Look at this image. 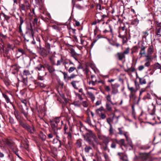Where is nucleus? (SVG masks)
I'll return each mask as SVG.
<instances>
[{"instance_id":"1","label":"nucleus","mask_w":161,"mask_h":161,"mask_svg":"<svg viewBox=\"0 0 161 161\" xmlns=\"http://www.w3.org/2000/svg\"><path fill=\"white\" fill-rule=\"evenodd\" d=\"M59 118H56L50 121V124L53 132L56 135V137L59 138L61 133L60 132V129L58 128V123H59Z\"/></svg>"},{"instance_id":"2","label":"nucleus","mask_w":161,"mask_h":161,"mask_svg":"<svg viewBox=\"0 0 161 161\" xmlns=\"http://www.w3.org/2000/svg\"><path fill=\"white\" fill-rule=\"evenodd\" d=\"M5 143L11 149L14 153L20 159L22 160V158L20 157L18 153V150L16 147V145L11 140H7L5 141Z\"/></svg>"},{"instance_id":"3","label":"nucleus","mask_w":161,"mask_h":161,"mask_svg":"<svg viewBox=\"0 0 161 161\" xmlns=\"http://www.w3.org/2000/svg\"><path fill=\"white\" fill-rule=\"evenodd\" d=\"M19 124L21 126L31 133H33L35 131V129L33 125L30 126L28 124L21 121L20 122Z\"/></svg>"},{"instance_id":"4","label":"nucleus","mask_w":161,"mask_h":161,"mask_svg":"<svg viewBox=\"0 0 161 161\" xmlns=\"http://www.w3.org/2000/svg\"><path fill=\"white\" fill-rule=\"evenodd\" d=\"M119 117V116H115L114 114L111 117L107 119V121L109 125H111V123L116 124L118 122Z\"/></svg>"},{"instance_id":"5","label":"nucleus","mask_w":161,"mask_h":161,"mask_svg":"<svg viewBox=\"0 0 161 161\" xmlns=\"http://www.w3.org/2000/svg\"><path fill=\"white\" fill-rule=\"evenodd\" d=\"M93 135H94L92 131L91 130H89L86 134L84 136L85 140L87 141L89 144H91L92 143L91 141Z\"/></svg>"},{"instance_id":"6","label":"nucleus","mask_w":161,"mask_h":161,"mask_svg":"<svg viewBox=\"0 0 161 161\" xmlns=\"http://www.w3.org/2000/svg\"><path fill=\"white\" fill-rule=\"evenodd\" d=\"M109 140L107 137H103L102 139V142L100 143V145L105 150H106L108 148Z\"/></svg>"},{"instance_id":"7","label":"nucleus","mask_w":161,"mask_h":161,"mask_svg":"<svg viewBox=\"0 0 161 161\" xmlns=\"http://www.w3.org/2000/svg\"><path fill=\"white\" fill-rule=\"evenodd\" d=\"M30 7L29 3L27 1H25L24 4H21L20 5L21 9L24 11H26L27 10L29 9Z\"/></svg>"},{"instance_id":"8","label":"nucleus","mask_w":161,"mask_h":161,"mask_svg":"<svg viewBox=\"0 0 161 161\" xmlns=\"http://www.w3.org/2000/svg\"><path fill=\"white\" fill-rule=\"evenodd\" d=\"M40 54L43 57H46L47 55L51 53L50 51L47 50L44 48H41L40 50ZM52 52L51 53H52Z\"/></svg>"},{"instance_id":"9","label":"nucleus","mask_w":161,"mask_h":161,"mask_svg":"<svg viewBox=\"0 0 161 161\" xmlns=\"http://www.w3.org/2000/svg\"><path fill=\"white\" fill-rule=\"evenodd\" d=\"M117 144H118L120 145V147L122 149L123 148L122 147V146H124L127 149V145L125 144V140L123 139H120L119 140H118L116 139Z\"/></svg>"},{"instance_id":"10","label":"nucleus","mask_w":161,"mask_h":161,"mask_svg":"<svg viewBox=\"0 0 161 161\" xmlns=\"http://www.w3.org/2000/svg\"><path fill=\"white\" fill-rule=\"evenodd\" d=\"M140 48L141 50L139 52V55H141L140 58H141L142 55L144 54L145 53L146 47L143 44H142Z\"/></svg>"},{"instance_id":"11","label":"nucleus","mask_w":161,"mask_h":161,"mask_svg":"<svg viewBox=\"0 0 161 161\" xmlns=\"http://www.w3.org/2000/svg\"><path fill=\"white\" fill-rule=\"evenodd\" d=\"M87 94L92 101L93 102L94 101L95 97L94 94L92 92H87Z\"/></svg>"},{"instance_id":"12","label":"nucleus","mask_w":161,"mask_h":161,"mask_svg":"<svg viewBox=\"0 0 161 161\" xmlns=\"http://www.w3.org/2000/svg\"><path fill=\"white\" fill-rule=\"evenodd\" d=\"M154 52L153 47V45H149L147 49V54L151 55Z\"/></svg>"},{"instance_id":"13","label":"nucleus","mask_w":161,"mask_h":161,"mask_svg":"<svg viewBox=\"0 0 161 161\" xmlns=\"http://www.w3.org/2000/svg\"><path fill=\"white\" fill-rule=\"evenodd\" d=\"M79 81L77 80H73L71 82V84L74 88L78 89V87L77 86L76 84H78Z\"/></svg>"},{"instance_id":"14","label":"nucleus","mask_w":161,"mask_h":161,"mask_svg":"<svg viewBox=\"0 0 161 161\" xmlns=\"http://www.w3.org/2000/svg\"><path fill=\"white\" fill-rule=\"evenodd\" d=\"M35 69L36 70H44L45 68L42 65L40 64L39 65H38L36 67H35Z\"/></svg>"},{"instance_id":"15","label":"nucleus","mask_w":161,"mask_h":161,"mask_svg":"<svg viewBox=\"0 0 161 161\" xmlns=\"http://www.w3.org/2000/svg\"><path fill=\"white\" fill-rule=\"evenodd\" d=\"M156 36H157L158 37L161 36V28H156L155 31Z\"/></svg>"},{"instance_id":"16","label":"nucleus","mask_w":161,"mask_h":161,"mask_svg":"<svg viewBox=\"0 0 161 161\" xmlns=\"http://www.w3.org/2000/svg\"><path fill=\"white\" fill-rule=\"evenodd\" d=\"M112 86V92L111 93L112 94L114 95L117 93L118 92V91L116 88L113 86V84H111Z\"/></svg>"},{"instance_id":"17","label":"nucleus","mask_w":161,"mask_h":161,"mask_svg":"<svg viewBox=\"0 0 161 161\" xmlns=\"http://www.w3.org/2000/svg\"><path fill=\"white\" fill-rule=\"evenodd\" d=\"M141 158L143 160H146L148 157V155L146 153H142L140 154Z\"/></svg>"},{"instance_id":"18","label":"nucleus","mask_w":161,"mask_h":161,"mask_svg":"<svg viewBox=\"0 0 161 161\" xmlns=\"http://www.w3.org/2000/svg\"><path fill=\"white\" fill-rule=\"evenodd\" d=\"M92 147L90 146L86 145L84 148V151L86 153H89L92 151Z\"/></svg>"},{"instance_id":"19","label":"nucleus","mask_w":161,"mask_h":161,"mask_svg":"<svg viewBox=\"0 0 161 161\" xmlns=\"http://www.w3.org/2000/svg\"><path fill=\"white\" fill-rule=\"evenodd\" d=\"M139 21L138 19L137 18H136L132 20L131 24L134 26H136L138 24Z\"/></svg>"},{"instance_id":"20","label":"nucleus","mask_w":161,"mask_h":161,"mask_svg":"<svg viewBox=\"0 0 161 161\" xmlns=\"http://www.w3.org/2000/svg\"><path fill=\"white\" fill-rule=\"evenodd\" d=\"M117 142L116 139L112 140V143L110 145L111 147L112 148L115 149L116 147Z\"/></svg>"},{"instance_id":"21","label":"nucleus","mask_w":161,"mask_h":161,"mask_svg":"<svg viewBox=\"0 0 161 161\" xmlns=\"http://www.w3.org/2000/svg\"><path fill=\"white\" fill-rule=\"evenodd\" d=\"M117 55L119 58V59L120 60H122L123 58H125V55L122 53H118Z\"/></svg>"},{"instance_id":"22","label":"nucleus","mask_w":161,"mask_h":161,"mask_svg":"<svg viewBox=\"0 0 161 161\" xmlns=\"http://www.w3.org/2000/svg\"><path fill=\"white\" fill-rule=\"evenodd\" d=\"M75 106L79 107L81 104L80 101L79 100L74 101L73 103Z\"/></svg>"},{"instance_id":"23","label":"nucleus","mask_w":161,"mask_h":161,"mask_svg":"<svg viewBox=\"0 0 161 161\" xmlns=\"http://www.w3.org/2000/svg\"><path fill=\"white\" fill-rule=\"evenodd\" d=\"M75 95L76 96V97H77L80 100H82L83 99V98L82 97V94H80L78 93H77L75 92H74Z\"/></svg>"},{"instance_id":"24","label":"nucleus","mask_w":161,"mask_h":161,"mask_svg":"<svg viewBox=\"0 0 161 161\" xmlns=\"http://www.w3.org/2000/svg\"><path fill=\"white\" fill-rule=\"evenodd\" d=\"M126 140L127 142L128 145L132 148L133 147L132 143L131 140L129 138V136L126 138Z\"/></svg>"},{"instance_id":"25","label":"nucleus","mask_w":161,"mask_h":161,"mask_svg":"<svg viewBox=\"0 0 161 161\" xmlns=\"http://www.w3.org/2000/svg\"><path fill=\"white\" fill-rule=\"evenodd\" d=\"M139 82L140 84L141 85L145 84L146 83V80L144 78H139Z\"/></svg>"},{"instance_id":"26","label":"nucleus","mask_w":161,"mask_h":161,"mask_svg":"<svg viewBox=\"0 0 161 161\" xmlns=\"http://www.w3.org/2000/svg\"><path fill=\"white\" fill-rule=\"evenodd\" d=\"M153 68L155 69H161V65L158 63L154 64L153 65Z\"/></svg>"},{"instance_id":"27","label":"nucleus","mask_w":161,"mask_h":161,"mask_svg":"<svg viewBox=\"0 0 161 161\" xmlns=\"http://www.w3.org/2000/svg\"><path fill=\"white\" fill-rule=\"evenodd\" d=\"M106 106V108L108 111H112V108L109 103L107 102Z\"/></svg>"},{"instance_id":"28","label":"nucleus","mask_w":161,"mask_h":161,"mask_svg":"<svg viewBox=\"0 0 161 161\" xmlns=\"http://www.w3.org/2000/svg\"><path fill=\"white\" fill-rule=\"evenodd\" d=\"M127 87L128 89L130 91L131 93L132 92H135L136 91L135 89L133 87H130L129 86V83H127Z\"/></svg>"},{"instance_id":"29","label":"nucleus","mask_w":161,"mask_h":161,"mask_svg":"<svg viewBox=\"0 0 161 161\" xmlns=\"http://www.w3.org/2000/svg\"><path fill=\"white\" fill-rule=\"evenodd\" d=\"M3 97L5 98L7 103H8L10 101V99L4 93L3 94Z\"/></svg>"},{"instance_id":"30","label":"nucleus","mask_w":161,"mask_h":161,"mask_svg":"<svg viewBox=\"0 0 161 161\" xmlns=\"http://www.w3.org/2000/svg\"><path fill=\"white\" fill-rule=\"evenodd\" d=\"M70 53L71 54L72 57L75 56L76 54V53L75 52V50L73 48H71L70 49Z\"/></svg>"},{"instance_id":"31","label":"nucleus","mask_w":161,"mask_h":161,"mask_svg":"<svg viewBox=\"0 0 161 161\" xmlns=\"http://www.w3.org/2000/svg\"><path fill=\"white\" fill-rule=\"evenodd\" d=\"M106 15L105 14H103V15H101V19H97V20L98 21V22H100L101 21H104V18L105 17H106Z\"/></svg>"},{"instance_id":"32","label":"nucleus","mask_w":161,"mask_h":161,"mask_svg":"<svg viewBox=\"0 0 161 161\" xmlns=\"http://www.w3.org/2000/svg\"><path fill=\"white\" fill-rule=\"evenodd\" d=\"M29 30H30L31 33V36L33 39L34 33L33 31V30L32 28V27L31 25V28L29 29Z\"/></svg>"},{"instance_id":"33","label":"nucleus","mask_w":161,"mask_h":161,"mask_svg":"<svg viewBox=\"0 0 161 161\" xmlns=\"http://www.w3.org/2000/svg\"><path fill=\"white\" fill-rule=\"evenodd\" d=\"M63 62V59L61 57L60 60H57V63L56 64V65L58 66L61 64V63Z\"/></svg>"},{"instance_id":"34","label":"nucleus","mask_w":161,"mask_h":161,"mask_svg":"<svg viewBox=\"0 0 161 161\" xmlns=\"http://www.w3.org/2000/svg\"><path fill=\"white\" fill-rule=\"evenodd\" d=\"M31 74L30 72L28 70H25L23 71V75H24L27 76Z\"/></svg>"},{"instance_id":"35","label":"nucleus","mask_w":161,"mask_h":161,"mask_svg":"<svg viewBox=\"0 0 161 161\" xmlns=\"http://www.w3.org/2000/svg\"><path fill=\"white\" fill-rule=\"evenodd\" d=\"M121 159L123 160L124 161H128L127 156L125 155H123L121 158H120Z\"/></svg>"},{"instance_id":"36","label":"nucleus","mask_w":161,"mask_h":161,"mask_svg":"<svg viewBox=\"0 0 161 161\" xmlns=\"http://www.w3.org/2000/svg\"><path fill=\"white\" fill-rule=\"evenodd\" d=\"M106 99L108 101H109L111 103V104H113V103L111 101V97H110V95H107V96L106 97Z\"/></svg>"},{"instance_id":"37","label":"nucleus","mask_w":161,"mask_h":161,"mask_svg":"<svg viewBox=\"0 0 161 161\" xmlns=\"http://www.w3.org/2000/svg\"><path fill=\"white\" fill-rule=\"evenodd\" d=\"M22 81L24 85H27L28 80L27 78H23Z\"/></svg>"},{"instance_id":"38","label":"nucleus","mask_w":161,"mask_h":161,"mask_svg":"<svg viewBox=\"0 0 161 161\" xmlns=\"http://www.w3.org/2000/svg\"><path fill=\"white\" fill-rule=\"evenodd\" d=\"M40 136L41 138L43 140H45L46 138V136L44 134L42 133H41L40 135Z\"/></svg>"},{"instance_id":"39","label":"nucleus","mask_w":161,"mask_h":161,"mask_svg":"<svg viewBox=\"0 0 161 161\" xmlns=\"http://www.w3.org/2000/svg\"><path fill=\"white\" fill-rule=\"evenodd\" d=\"M2 14L3 15V16L4 17L5 19L7 21H8L10 18L9 16L6 15L4 13H3Z\"/></svg>"},{"instance_id":"40","label":"nucleus","mask_w":161,"mask_h":161,"mask_svg":"<svg viewBox=\"0 0 161 161\" xmlns=\"http://www.w3.org/2000/svg\"><path fill=\"white\" fill-rule=\"evenodd\" d=\"M146 61L151 60L153 58L151 56V55H148V54H147V55L146 56Z\"/></svg>"},{"instance_id":"41","label":"nucleus","mask_w":161,"mask_h":161,"mask_svg":"<svg viewBox=\"0 0 161 161\" xmlns=\"http://www.w3.org/2000/svg\"><path fill=\"white\" fill-rule=\"evenodd\" d=\"M99 116L102 119H104L106 117V115L103 113H99Z\"/></svg>"},{"instance_id":"42","label":"nucleus","mask_w":161,"mask_h":161,"mask_svg":"<svg viewBox=\"0 0 161 161\" xmlns=\"http://www.w3.org/2000/svg\"><path fill=\"white\" fill-rule=\"evenodd\" d=\"M76 69L75 67H70L68 69V71L69 73H71Z\"/></svg>"},{"instance_id":"43","label":"nucleus","mask_w":161,"mask_h":161,"mask_svg":"<svg viewBox=\"0 0 161 161\" xmlns=\"http://www.w3.org/2000/svg\"><path fill=\"white\" fill-rule=\"evenodd\" d=\"M7 48H8V50H9L10 49H13L14 48V46L10 44H8L7 45Z\"/></svg>"},{"instance_id":"44","label":"nucleus","mask_w":161,"mask_h":161,"mask_svg":"<svg viewBox=\"0 0 161 161\" xmlns=\"http://www.w3.org/2000/svg\"><path fill=\"white\" fill-rule=\"evenodd\" d=\"M151 96L150 94L149 93H147V95L144 96V97L143 98V99L145 100L146 99H151Z\"/></svg>"},{"instance_id":"45","label":"nucleus","mask_w":161,"mask_h":161,"mask_svg":"<svg viewBox=\"0 0 161 161\" xmlns=\"http://www.w3.org/2000/svg\"><path fill=\"white\" fill-rule=\"evenodd\" d=\"M110 125V128L109 130L110 134H113L114 133L113 129L112 127V125Z\"/></svg>"},{"instance_id":"46","label":"nucleus","mask_w":161,"mask_h":161,"mask_svg":"<svg viewBox=\"0 0 161 161\" xmlns=\"http://www.w3.org/2000/svg\"><path fill=\"white\" fill-rule=\"evenodd\" d=\"M9 122L11 124H14V119H13V118L12 117L10 116L9 118Z\"/></svg>"},{"instance_id":"47","label":"nucleus","mask_w":161,"mask_h":161,"mask_svg":"<svg viewBox=\"0 0 161 161\" xmlns=\"http://www.w3.org/2000/svg\"><path fill=\"white\" fill-rule=\"evenodd\" d=\"M129 52V47H127L126 49L123 52V53L125 55V54H128Z\"/></svg>"},{"instance_id":"48","label":"nucleus","mask_w":161,"mask_h":161,"mask_svg":"<svg viewBox=\"0 0 161 161\" xmlns=\"http://www.w3.org/2000/svg\"><path fill=\"white\" fill-rule=\"evenodd\" d=\"M45 47L47 49V50H50V45L49 43H47L46 44Z\"/></svg>"},{"instance_id":"49","label":"nucleus","mask_w":161,"mask_h":161,"mask_svg":"<svg viewBox=\"0 0 161 161\" xmlns=\"http://www.w3.org/2000/svg\"><path fill=\"white\" fill-rule=\"evenodd\" d=\"M53 135H56L55 134H54V133L53 132V133H51L48 134H47V136H48V138L49 139L52 138L53 137Z\"/></svg>"},{"instance_id":"50","label":"nucleus","mask_w":161,"mask_h":161,"mask_svg":"<svg viewBox=\"0 0 161 161\" xmlns=\"http://www.w3.org/2000/svg\"><path fill=\"white\" fill-rule=\"evenodd\" d=\"M48 69L50 72H52L55 71L54 69L50 66H48Z\"/></svg>"},{"instance_id":"51","label":"nucleus","mask_w":161,"mask_h":161,"mask_svg":"<svg viewBox=\"0 0 161 161\" xmlns=\"http://www.w3.org/2000/svg\"><path fill=\"white\" fill-rule=\"evenodd\" d=\"M76 145L78 147H80L81 145V144L80 141L79 140H77L76 142Z\"/></svg>"},{"instance_id":"52","label":"nucleus","mask_w":161,"mask_h":161,"mask_svg":"<svg viewBox=\"0 0 161 161\" xmlns=\"http://www.w3.org/2000/svg\"><path fill=\"white\" fill-rule=\"evenodd\" d=\"M103 156L105 159V160L106 161L108 159V154L106 153H103Z\"/></svg>"},{"instance_id":"53","label":"nucleus","mask_w":161,"mask_h":161,"mask_svg":"<svg viewBox=\"0 0 161 161\" xmlns=\"http://www.w3.org/2000/svg\"><path fill=\"white\" fill-rule=\"evenodd\" d=\"M119 130V132L118 134L120 135H122L123 134V131L122 130V128H118Z\"/></svg>"},{"instance_id":"54","label":"nucleus","mask_w":161,"mask_h":161,"mask_svg":"<svg viewBox=\"0 0 161 161\" xmlns=\"http://www.w3.org/2000/svg\"><path fill=\"white\" fill-rule=\"evenodd\" d=\"M86 121L87 123H88L89 125H90V126H93L92 125L91 123V120L89 118H87L86 119Z\"/></svg>"},{"instance_id":"55","label":"nucleus","mask_w":161,"mask_h":161,"mask_svg":"<svg viewBox=\"0 0 161 161\" xmlns=\"http://www.w3.org/2000/svg\"><path fill=\"white\" fill-rule=\"evenodd\" d=\"M77 75H75L74 74H71L69 77V79H73Z\"/></svg>"},{"instance_id":"56","label":"nucleus","mask_w":161,"mask_h":161,"mask_svg":"<svg viewBox=\"0 0 161 161\" xmlns=\"http://www.w3.org/2000/svg\"><path fill=\"white\" fill-rule=\"evenodd\" d=\"M20 25H22L24 22L23 19L21 17L19 16Z\"/></svg>"},{"instance_id":"57","label":"nucleus","mask_w":161,"mask_h":161,"mask_svg":"<svg viewBox=\"0 0 161 161\" xmlns=\"http://www.w3.org/2000/svg\"><path fill=\"white\" fill-rule=\"evenodd\" d=\"M18 51L22 53V55L24 54H25L24 50L21 48H19L18 50Z\"/></svg>"},{"instance_id":"58","label":"nucleus","mask_w":161,"mask_h":161,"mask_svg":"<svg viewBox=\"0 0 161 161\" xmlns=\"http://www.w3.org/2000/svg\"><path fill=\"white\" fill-rule=\"evenodd\" d=\"M82 105L85 107H87L88 105L86 101H84L82 102Z\"/></svg>"},{"instance_id":"59","label":"nucleus","mask_w":161,"mask_h":161,"mask_svg":"<svg viewBox=\"0 0 161 161\" xmlns=\"http://www.w3.org/2000/svg\"><path fill=\"white\" fill-rule=\"evenodd\" d=\"M105 90L108 92H109L110 90V88L109 86H105Z\"/></svg>"},{"instance_id":"60","label":"nucleus","mask_w":161,"mask_h":161,"mask_svg":"<svg viewBox=\"0 0 161 161\" xmlns=\"http://www.w3.org/2000/svg\"><path fill=\"white\" fill-rule=\"evenodd\" d=\"M49 60H50V62H51V63L53 65L55 64L54 61L52 57H51L49 58Z\"/></svg>"},{"instance_id":"61","label":"nucleus","mask_w":161,"mask_h":161,"mask_svg":"<svg viewBox=\"0 0 161 161\" xmlns=\"http://www.w3.org/2000/svg\"><path fill=\"white\" fill-rule=\"evenodd\" d=\"M38 85L40 86L42 88H45V85L42 83H38Z\"/></svg>"},{"instance_id":"62","label":"nucleus","mask_w":161,"mask_h":161,"mask_svg":"<svg viewBox=\"0 0 161 161\" xmlns=\"http://www.w3.org/2000/svg\"><path fill=\"white\" fill-rule=\"evenodd\" d=\"M14 114L15 115V116L16 118L17 119H19V116L18 115V113L17 112H14Z\"/></svg>"},{"instance_id":"63","label":"nucleus","mask_w":161,"mask_h":161,"mask_svg":"<svg viewBox=\"0 0 161 161\" xmlns=\"http://www.w3.org/2000/svg\"><path fill=\"white\" fill-rule=\"evenodd\" d=\"M22 113H23V114H24L25 116V117H26L28 115V112H25L24 111L22 110Z\"/></svg>"},{"instance_id":"64","label":"nucleus","mask_w":161,"mask_h":161,"mask_svg":"<svg viewBox=\"0 0 161 161\" xmlns=\"http://www.w3.org/2000/svg\"><path fill=\"white\" fill-rule=\"evenodd\" d=\"M144 66L143 65H141L139 66L138 68V70L139 71L142 70V69H144Z\"/></svg>"}]
</instances>
